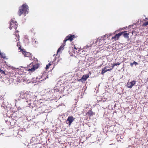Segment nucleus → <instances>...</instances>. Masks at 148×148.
I'll return each instance as SVG.
<instances>
[{
    "label": "nucleus",
    "mask_w": 148,
    "mask_h": 148,
    "mask_svg": "<svg viewBox=\"0 0 148 148\" xmlns=\"http://www.w3.org/2000/svg\"><path fill=\"white\" fill-rule=\"evenodd\" d=\"M39 140L37 137H32L30 143H28L26 142L25 143H23V145L27 146L28 147H32L35 148L36 147H39V145H40Z\"/></svg>",
    "instance_id": "obj_1"
},
{
    "label": "nucleus",
    "mask_w": 148,
    "mask_h": 148,
    "mask_svg": "<svg viewBox=\"0 0 148 148\" xmlns=\"http://www.w3.org/2000/svg\"><path fill=\"white\" fill-rule=\"evenodd\" d=\"M75 38L76 37L75 35L72 34H69L68 36H67L64 40L63 43L58 50L57 51V54H58L59 52L61 51L62 49L65 45L66 42L67 41L70 40L71 41H72L73 39Z\"/></svg>",
    "instance_id": "obj_2"
},
{
    "label": "nucleus",
    "mask_w": 148,
    "mask_h": 148,
    "mask_svg": "<svg viewBox=\"0 0 148 148\" xmlns=\"http://www.w3.org/2000/svg\"><path fill=\"white\" fill-rule=\"evenodd\" d=\"M28 6L26 4H23L22 6L19 7L18 12L19 16H21L23 14H26L28 10Z\"/></svg>",
    "instance_id": "obj_3"
},
{
    "label": "nucleus",
    "mask_w": 148,
    "mask_h": 148,
    "mask_svg": "<svg viewBox=\"0 0 148 148\" xmlns=\"http://www.w3.org/2000/svg\"><path fill=\"white\" fill-rule=\"evenodd\" d=\"M39 67L38 64H36L34 63H31L28 66L27 68L28 71H30L32 72L37 69Z\"/></svg>",
    "instance_id": "obj_4"
},
{
    "label": "nucleus",
    "mask_w": 148,
    "mask_h": 148,
    "mask_svg": "<svg viewBox=\"0 0 148 148\" xmlns=\"http://www.w3.org/2000/svg\"><path fill=\"white\" fill-rule=\"evenodd\" d=\"M19 31L18 30H16L14 34V35L16 36V38H15V40H14V41L16 42H17V45L16 46L17 47H18V49L20 50V51H21V49H22L21 48V46L20 45V42H19V35L18 34V32Z\"/></svg>",
    "instance_id": "obj_5"
},
{
    "label": "nucleus",
    "mask_w": 148,
    "mask_h": 148,
    "mask_svg": "<svg viewBox=\"0 0 148 148\" xmlns=\"http://www.w3.org/2000/svg\"><path fill=\"white\" fill-rule=\"evenodd\" d=\"M10 26L9 28L10 29L14 28L16 30L18 25L17 22L16 21L14 18L11 19L10 21Z\"/></svg>",
    "instance_id": "obj_6"
},
{
    "label": "nucleus",
    "mask_w": 148,
    "mask_h": 148,
    "mask_svg": "<svg viewBox=\"0 0 148 148\" xmlns=\"http://www.w3.org/2000/svg\"><path fill=\"white\" fill-rule=\"evenodd\" d=\"M75 118L72 116H69L66 121V123L71 125L72 123L74 121Z\"/></svg>",
    "instance_id": "obj_7"
},
{
    "label": "nucleus",
    "mask_w": 148,
    "mask_h": 148,
    "mask_svg": "<svg viewBox=\"0 0 148 148\" xmlns=\"http://www.w3.org/2000/svg\"><path fill=\"white\" fill-rule=\"evenodd\" d=\"M136 81L134 80L131 82H128L127 83V87L128 88H132L136 84Z\"/></svg>",
    "instance_id": "obj_8"
},
{
    "label": "nucleus",
    "mask_w": 148,
    "mask_h": 148,
    "mask_svg": "<svg viewBox=\"0 0 148 148\" xmlns=\"http://www.w3.org/2000/svg\"><path fill=\"white\" fill-rule=\"evenodd\" d=\"M21 51L25 57H29L31 55L30 53L27 52L26 51H24L23 49H21Z\"/></svg>",
    "instance_id": "obj_9"
},
{
    "label": "nucleus",
    "mask_w": 148,
    "mask_h": 148,
    "mask_svg": "<svg viewBox=\"0 0 148 148\" xmlns=\"http://www.w3.org/2000/svg\"><path fill=\"white\" fill-rule=\"evenodd\" d=\"M127 31H124L123 32H120L119 33L121 34V35H123L124 38H129V33H127Z\"/></svg>",
    "instance_id": "obj_10"
},
{
    "label": "nucleus",
    "mask_w": 148,
    "mask_h": 148,
    "mask_svg": "<svg viewBox=\"0 0 148 148\" xmlns=\"http://www.w3.org/2000/svg\"><path fill=\"white\" fill-rule=\"evenodd\" d=\"M121 34H120L119 33L118 34H116L114 36L112 37V39H114L115 40H118L120 36H121Z\"/></svg>",
    "instance_id": "obj_11"
},
{
    "label": "nucleus",
    "mask_w": 148,
    "mask_h": 148,
    "mask_svg": "<svg viewBox=\"0 0 148 148\" xmlns=\"http://www.w3.org/2000/svg\"><path fill=\"white\" fill-rule=\"evenodd\" d=\"M86 115H88L89 117L95 114L94 112L91 110H89L86 113Z\"/></svg>",
    "instance_id": "obj_12"
},
{
    "label": "nucleus",
    "mask_w": 148,
    "mask_h": 148,
    "mask_svg": "<svg viewBox=\"0 0 148 148\" xmlns=\"http://www.w3.org/2000/svg\"><path fill=\"white\" fill-rule=\"evenodd\" d=\"M89 75L88 74L84 75L82 77L81 79L85 81L89 77Z\"/></svg>",
    "instance_id": "obj_13"
},
{
    "label": "nucleus",
    "mask_w": 148,
    "mask_h": 148,
    "mask_svg": "<svg viewBox=\"0 0 148 148\" xmlns=\"http://www.w3.org/2000/svg\"><path fill=\"white\" fill-rule=\"evenodd\" d=\"M91 49V47H90V45L89 46L88 45H87L84 48V50L86 51V49H88L89 50H90Z\"/></svg>",
    "instance_id": "obj_14"
},
{
    "label": "nucleus",
    "mask_w": 148,
    "mask_h": 148,
    "mask_svg": "<svg viewBox=\"0 0 148 148\" xmlns=\"http://www.w3.org/2000/svg\"><path fill=\"white\" fill-rule=\"evenodd\" d=\"M53 63L52 62H50L46 66V69H48L50 66Z\"/></svg>",
    "instance_id": "obj_15"
},
{
    "label": "nucleus",
    "mask_w": 148,
    "mask_h": 148,
    "mask_svg": "<svg viewBox=\"0 0 148 148\" xmlns=\"http://www.w3.org/2000/svg\"><path fill=\"white\" fill-rule=\"evenodd\" d=\"M106 67H105L104 68L102 69V71L101 72V74H103L105 72H106Z\"/></svg>",
    "instance_id": "obj_16"
},
{
    "label": "nucleus",
    "mask_w": 148,
    "mask_h": 148,
    "mask_svg": "<svg viewBox=\"0 0 148 148\" xmlns=\"http://www.w3.org/2000/svg\"><path fill=\"white\" fill-rule=\"evenodd\" d=\"M103 40L102 39H101V38H99L97 40L96 42L98 43V42H100Z\"/></svg>",
    "instance_id": "obj_17"
},
{
    "label": "nucleus",
    "mask_w": 148,
    "mask_h": 148,
    "mask_svg": "<svg viewBox=\"0 0 148 148\" xmlns=\"http://www.w3.org/2000/svg\"><path fill=\"white\" fill-rule=\"evenodd\" d=\"M147 25H148V21L146 22L143 23L142 24V25L143 26H146Z\"/></svg>",
    "instance_id": "obj_18"
},
{
    "label": "nucleus",
    "mask_w": 148,
    "mask_h": 148,
    "mask_svg": "<svg viewBox=\"0 0 148 148\" xmlns=\"http://www.w3.org/2000/svg\"><path fill=\"white\" fill-rule=\"evenodd\" d=\"M38 43V42L34 40V41H33V44L35 45V44Z\"/></svg>",
    "instance_id": "obj_19"
},
{
    "label": "nucleus",
    "mask_w": 148,
    "mask_h": 148,
    "mask_svg": "<svg viewBox=\"0 0 148 148\" xmlns=\"http://www.w3.org/2000/svg\"><path fill=\"white\" fill-rule=\"evenodd\" d=\"M121 63L118 62L117 63L114 64V66H117V65H119Z\"/></svg>",
    "instance_id": "obj_20"
},
{
    "label": "nucleus",
    "mask_w": 148,
    "mask_h": 148,
    "mask_svg": "<svg viewBox=\"0 0 148 148\" xmlns=\"http://www.w3.org/2000/svg\"><path fill=\"white\" fill-rule=\"evenodd\" d=\"M22 94H23L24 95V97H25V96H26V95H27V93H22L21 94V97H22L21 95H22Z\"/></svg>",
    "instance_id": "obj_21"
},
{
    "label": "nucleus",
    "mask_w": 148,
    "mask_h": 148,
    "mask_svg": "<svg viewBox=\"0 0 148 148\" xmlns=\"http://www.w3.org/2000/svg\"><path fill=\"white\" fill-rule=\"evenodd\" d=\"M49 94H51L52 95H52L53 93L51 92V91H49V92H48V93H47V95H48Z\"/></svg>",
    "instance_id": "obj_22"
},
{
    "label": "nucleus",
    "mask_w": 148,
    "mask_h": 148,
    "mask_svg": "<svg viewBox=\"0 0 148 148\" xmlns=\"http://www.w3.org/2000/svg\"><path fill=\"white\" fill-rule=\"evenodd\" d=\"M0 72L1 73H3V74H5V72L4 71L2 70H1Z\"/></svg>",
    "instance_id": "obj_23"
},
{
    "label": "nucleus",
    "mask_w": 148,
    "mask_h": 148,
    "mask_svg": "<svg viewBox=\"0 0 148 148\" xmlns=\"http://www.w3.org/2000/svg\"><path fill=\"white\" fill-rule=\"evenodd\" d=\"M133 64H135V65H137L138 64L135 61H134L133 62Z\"/></svg>",
    "instance_id": "obj_24"
},
{
    "label": "nucleus",
    "mask_w": 148,
    "mask_h": 148,
    "mask_svg": "<svg viewBox=\"0 0 148 148\" xmlns=\"http://www.w3.org/2000/svg\"><path fill=\"white\" fill-rule=\"evenodd\" d=\"M112 69H107V70H106V72H107V71H110Z\"/></svg>",
    "instance_id": "obj_25"
},
{
    "label": "nucleus",
    "mask_w": 148,
    "mask_h": 148,
    "mask_svg": "<svg viewBox=\"0 0 148 148\" xmlns=\"http://www.w3.org/2000/svg\"><path fill=\"white\" fill-rule=\"evenodd\" d=\"M74 48L76 50H77L78 48H76L75 46L74 45Z\"/></svg>",
    "instance_id": "obj_26"
},
{
    "label": "nucleus",
    "mask_w": 148,
    "mask_h": 148,
    "mask_svg": "<svg viewBox=\"0 0 148 148\" xmlns=\"http://www.w3.org/2000/svg\"><path fill=\"white\" fill-rule=\"evenodd\" d=\"M134 64H133V62L132 63H131L130 64V65L131 66H132Z\"/></svg>",
    "instance_id": "obj_27"
},
{
    "label": "nucleus",
    "mask_w": 148,
    "mask_h": 148,
    "mask_svg": "<svg viewBox=\"0 0 148 148\" xmlns=\"http://www.w3.org/2000/svg\"><path fill=\"white\" fill-rule=\"evenodd\" d=\"M114 66V64H113V65H112V68L111 69H112L114 68V66Z\"/></svg>",
    "instance_id": "obj_28"
},
{
    "label": "nucleus",
    "mask_w": 148,
    "mask_h": 148,
    "mask_svg": "<svg viewBox=\"0 0 148 148\" xmlns=\"http://www.w3.org/2000/svg\"><path fill=\"white\" fill-rule=\"evenodd\" d=\"M108 36V35H107V34H106V35H104V37H106V36Z\"/></svg>",
    "instance_id": "obj_29"
},
{
    "label": "nucleus",
    "mask_w": 148,
    "mask_h": 148,
    "mask_svg": "<svg viewBox=\"0 0 148 148\" xmlns=\"http://www.w3.org/2000/svg\"><path fill=\"white\" fill-rule=\"evenodd\" d=\"M148 20V18H145V20Z\"/></svg>",
    "instance_id": "obj_30"
},
{
    "label": "nucleus",
    "mask_w": 148,
    "mask_h": 148,
    "mask_svg": "<svg viewBox=\"0 0 148 148\" xmlns=\"http://www.w3.org/2000/svg\"><path fill=\"white\" fill-rule=\"evenodd\" d=\"M0 55H1V53L0 52Z\"/></svg>",
    "instance_id": "obj_31"
},
{
    "label": "nucleus",
    "mask_w": 148,
    "mask_h": 148,
    "mask_svg": "<svg viewBox=\"0 0 148 148\" xmlns=\"http://www.w3.org/2000/svg\"><path fill=\"white\" fill-rule=\"evenodd\" d=\"M112 145H115V144H112Z\"/></svg>",
    "instance_id": "obj_32"
},
{
    "label": "nucleus",
    "mask_w": 148,
    "mask_h": 148,
    "mask_svg": "<svg viewBox=\"0 0 148 148\" xmlns=\"http://www.w3.org/2000/svg\"><path fill=\"white\" fill-rule=\"evenodd\" d=\"M99 44V43H98V44L99 45V44Z\"/></svg>",
    "instance_id": "obj_33"
}]
</instances>
